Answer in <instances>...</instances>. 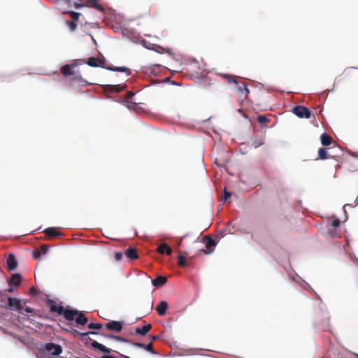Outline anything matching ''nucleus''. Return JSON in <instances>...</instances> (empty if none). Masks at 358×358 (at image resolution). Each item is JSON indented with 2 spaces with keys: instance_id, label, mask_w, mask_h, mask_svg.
Masks as SVG:
<instances>
[{
  "instance_id": "f257e3e1",
  "label": "nucleus",
  "mask_w": 358,
  "mask_h": 358,
  "mask_svg": "<svg viewBox=\"0 0 358 358\" xmlns=\"http://www.w3.org/2000/svg\"><path fill=\"white\" fill-rule=\"evenodd\" d=\"M86 63L92 67H101L113 71L124 72L126 73L127 76L131 74V71L129 68L125 66H109L106 64L105 61L101 59L99 57H90Z\"/></svg>"
},
{
  "instance_id": "f03ea898",
  "label": "nucleus",
  "mask_w": 358,
  "mask_h": 358,
  "mask_svg": "<svg viewBox=\"0 0 358 358\" xmlns=\"http://www.w3.org/2000/svg\"><path fill=\"white\" fill-rule=\"evenodd\" d=\"M41 350L45 353L53 356H57L62 352V346L54 343H45L42 346Z\"/></svg>"
},
{
  "instance_id": "7ed1b4c3",
  "label": "nucleus",
  "mask_w": 358,
  "mask_h": 358,
  "mask_svg": "<svg viewBox=\"0 0 358 358\" xmlns=\"http://www.w3.org/2000/svg\"><path fill=\"white\" fill-rule=\"evenodd\" d=\"M223 77L229 79V83H235L238 85L237 90L240 93L244 94L245 96L247 97L248 94L250 93L249 89L247 87V85L245 82H241L238 84V81L235 78L234 76L230 75H224Z\"/></svg>"
},
{
  "instance_id": "20e7f679",
  "label": "nucleus",
  "mask_w": 358,
  "mask_h": 358,
  "mask_svg": "<svg viewBox=\"0 0 358 358\" xmlns=\"http://www.w3.org/2000/svg\"><path fill=\"white\" fill-rule=\"evenodd\" d=\"M4 307L10 310L21 311L23 309L21 300L13 297H8V302Z\"/></svg>"
},
{
  "instance_id": "39448f33",
  "label": "nucleus",
  "mask_w": 358,
  "mask_h": 358,
  "mask_svg": "<svg viewBox=\"0 0 358 358\" xmlns=\"http://www.w3.org/2000/svg\"><path fill=\"white\" fill-rule=\"evenodd\" d=\"M292 112L294 115L300 118H306L308 119L311 116V113L310 110L303 106H295Z\"/></svg>"
},
{
  "instance_id": "423d86ee",
  "label": "nucleus",
  "mask_w": 358,
  "mask_h": 358,
  "mask_svg": "<svg viewBox=\"0 0 358 358\" xmlns=\"http://www.w3.org/2000/svg\"><path fill=\"white\" fill-rule=\"evenodd\" d=\"M47 306L49 307L50 313H56L59 315H62L64 308L63 306L58 304L52 299H48Z\"/></svg>"
},
{
  "instance_id": "0eeeda50",
  "label": "nucleus",
  "mask_w": 358,
  "mask_h": 358,
  "mask_svg": "<svg viewBox=\"0 0 358 358\" xmlns=\"http://www.w3.org/2000/svg\"><path fill=\"white\" fill-rule=\"evenodd\" d=\"M22 275L20 273L13 274L10 279L8 280V284L10 287H18L21 285Z\"/></svg>"
},
{
  "instance_id": "6e6552de",
  "label": "nucleus",
  "mask_w": 358,
  "mask_h": 358,
  "mask_svg": "<svg viewBox=\"0 0 358 358\" xmlns=\"http://www.w3.org/2000/svg\"><path fill=\"white\" fill-rule=\"evenodd\" d=\"M106 328L115 332H120L122 329V324L118 321H110L106 324Z\"/></svg>"
},
{
  "instance_id": "1a4fd4ad",
  "label": "nucleus",
  "mask_w": 358,
  "mask_h": 358,
  "mask_svg": "<svg viewBox=\"0 0 358 358\" xmlns=\"http://www.w3.org/2000/svg\"><path fill=\"white\" fill-rule=\"evenodd\" d=\"M7 268L13 271L17 268V262L14 255L10 254L6 260Z\"/></svg>"
},
{
  "instance_id": "9d476101",
  "label": "nucleus",
  "mask_w": 358,
  "mask_h": 358,
  "mask_svg": "<svg viewBox=\"0 0 358 358\" xmlns=\"http://www.w3.org/2000/svg\"><path fill=\"white\" fill-rule=\"evenodd\" d=\"M105 90L106 91L110 92H120L121 91H123L127 88L126 85H106L104 87Z\"/></svg>"
},
{
  "instance_id": "9b49d317",
  "label": "nucleus",
  "mask_w": 358,
  "mask_h": 358,
  "mask_svg": "<svg viewBox=\"0 0 358 358\" xmlns=\"http://www.w3.org/2000/svg\"><path fill=\"white\" fill-rule=\"evenodd\" d=\"M168 307L169 305L167 302L165 301H162L157 304L156 307V311L160 316L165 315Z\"/></svg>"
},
{
  "instance_id": "f8f14e48",
  "label": "nucleus",
  "mask_w": 358,
  "mask_h": 358,
  "mask_svg": "<svg viewBox=\"0 0 358 358\" xmlns=\"http://www.w3.org/2000/svg\"><path fill=\"white\" fill-rule=\"evenodd\" d=\"M78 310H65L63 309L62 315L65 317L66 320L69 321H72L74 320L75 317L78 314Z\"/></svg>"
},
{
  "instance_id": "ddd939ff",
  "label": "nucleus",
  "mask_w": 358,
  "mask_h": 358,
  "mask_svg": "<svg viewBox=\"0 0 358 358\" xmlns=\"http://www.w3.org/2000/svg\"><path fill=\"white\" fill-rule=\"evenodd\" d=\"M85 6L96 8V10L101 12H103L104 10L103 7L99 3H98V0H86Z\"/></svg>"
},
{
  "instance_id": "4468645a",
  "label": "nucleus",
  "mask_w": 358,
  "mask_h": 358,
  "mask_svg": "<svg viewBox=\"0 0 358 358\" xmlns=\"http://www.w3.org/2000/svg\"><path fill=\"white\" fill-rule=\"evenodd\" d=\"M76 65V64H75V63H73L71 65H70V64L64 65L61 68V70H60L62 74L64 75V76H69L73 75V71H72L71 67L75 66Z\"/></svg>"
},
{
  "instance_id": "2eb2a0df",
  "label": "nucleus",
  "mask_w": 358,
  "mask_h": 358,
  "mask_svg": "<svg viewBox=\"0 0 358 358\" xmlns=\"http://www.w3.org/2000/svg\"><path fill=\"white\" fill-rule=\"evenodd\" d=\"M151 329L152 324H148L146 325L143 326L142 327H136L135 329V332L137 334L145 336Z\"/></svg>"
},
{
  "instance_id": "dca6fc26",
  "label": "nucleus",
  "mask_w": 358,
  "mask_h": 358,
  "mask_svg": "<svg viewBox=\"0 0 358 358\" xmlns=\"http://www.w3.org/2000/svg\"><path fill=\"white\" fill-rule=\"evenodd\" d=\"M320 141H321L322 145L324 146H329L333 142L332 138L329 134H327L326 133H323L321 135Z\"/></svg>"
},
{
  "instance_id": "f3484780",
  "label": "nucleus",
  "mask_w": 358,
  "mask_h": 358,
  "mask_svg": "<svg viewBox=\"0 0 358 358\" xmlns=\"http://www.w3.org/2000/svg\"><path fill=\"white\" fill-rule=\"evenodd\" d=\"M167 282V278L162 275H159L152 280V283L155 287L164 285Z\"/></svg>"
},
{
  "instance_id": "a211bd4d",
  "label": "nucleus",
  "mask_w": 358,
  "mask_h": 358,
  "mask_svg": "<svg viewBox=\"0 0 358 358\" xmlns=\"http://www.w3.org/2000/svg\"><path fill=\"white\" fill-rule=\"evenodd\" d=\"M125 255L131 260L136 259L138 257V254H137V250L135 248H129L125 251Z\"/></svg>"
},
{
  "instance_id": "6ab92c4d",
  "label": "nucleus",
  "mask_w": 358,
  "mask_h": 358,
  "mask_svg": "<svg viewBox=\"0 0 358 358\" xmlns=\"http://www.w3.org/2000/svg\"><path fill=\"white\" fill-rule=\"evenodd\" d=\"M45 234L50 237H57L62 235L61 232L57 230L55 227H49L45 229Z\"/></svg>"
},
{
  "instance_id": "aec40b11",
  "label": "nucleus",
  "mask_w": 358,
  "mask_h": 358,
  "mask_svg": "<svg viewBox=\"0 0 358 358\" xmlns=\"http://www.w3.org/2000/svg\"><path fill=\"white\" fill-rule=\"evenodd\" d=\"M203 239L206 248L209 250V252H206V254L210 253L213 250L212 248L216 245L215 241L213 238L208 237H205Z\"/></svg>"
},
{
  "instance_id": "412c9836",
  "label": "nucleus",
  "mask_w": 358,
  "mask_h": 358,
  "mask_svg": "<svg viewBox=\"0 0 358 358\" xmlns=\"http://www.w3.org/2000/svg\"><path fill=\"white\" fill-rule=\"evenodd\" d=\"M92 345L93 348L98 349L104 353H110L111 351L110 349L106 348L105 345H103L96 341H93L92 343Z\"/></svg>"
},
{
  "instance_id": "4be33fe9",
  "label": "nucleus",
  "mask_w": 358,
  "mask_h": 358,
  "mask_svg": "<svg viewBox=\"0 0 358 358\" xmlns=\"http://www.w3.org/2000/svg\"><path fill=\"white\" fill-rule=\"evenodd\" d=\"M78 317L76 318V322L78 324L84 325L87 323V317L82 313L78 312Z\"/></svg>"
},
{
  "instance_id": "5701e85b",
  "label": "nucleus",
  "mask_w": 358,
  "mask_h": 358,
  "mask_svg": "<svg viewBox=\"0 0 358 358\" xmlns=\"http://www.w3.org/2000/svg\"><path fill=\"white\" fill-rule=\"evenodd\" d=\"M134 345L141 348H143L147 351L151 352L153 354H157L153 349L152 342L149 343L148 345H145L141 343H135Z\"/></svg>"
},
{
  "instance_id": "b1692460",
  "label": "nucleus",
  "mask_w": 358,
  "mask_h": 358,
  "mask_svg": "<svg viewBox=\"0 0 358 358\" xmlns=\"http://www.w3.org/2000/svg\"><path fill=\"white\" fill-rule=\"evenodd\" d=\"M318 156L320 159H326L328 157V152L325 148H320L318 150Z\"/></svg>"
},
{
  "instance_id": "393cba45",
  "label": "nucleus",
  "mask_w": 358,
  "mask_h": 358,
  "mask_svg": "<svg viewBox=\"0 0 358 358\" xmlns=\"http://www.w3.org/2000/svg\"><path fill=\"white\" fill-rule=\"evenodd\" d=\"M178 264L181 267H185L187 266V264L185 261V257L182 255H179L178 257Z\"/></svg>"
},
{
  "instance_id": "a878e982",
  "label": "nucleus",
  "mask_w": 358,
  "mask_h": 358,
  "mask_svg": "<svg viewBox=\"0 0 358 358\" xmlns=\"http://www.w3.org/2000/svg\"><path fill=\"white\" fill-rule=\"evenodd\" d=\"M264 143V139L263 138H260L259 139H256L252 142V146L255 148L259 147L260 145Z\"/></svg>"
},
{
  "instance_id": "bb28decb",
  "label": "nucleus",
  "mask_w": 358,
  "mask_h": 358,
  "mask_svg": "<svg viewBox=\"0 0 358 358\" xmlns=\"http://www.w3.org/2000/svg\"><path fill=\"white\" fill-rule=\"evenodd\" d=\"M167 248V244L166 243H161L157 248V251L159 254H164L166 252V249Z\"/></svg>"
},
{
  "instance_id": "cd10ccee",
  "label": "nucleus",
  "mask_w": 358,
  "mask_h": 358,
  "mask_svg": "<svg viewBox=\"0 0 358 358\" xmlns=\"http://www.w3.org/2000/svg\"><path fill=\"white\" fill-rule=\"evenodd\" d=\"M257 121L259 123H260L262 124H264L269 122V119L264 115H259L257 117Z\"/></svg>"
},
{
  "instance_id": "c85d7f7f",
  "label": "nucleus",
  "mask_w": 358,
  "mask_h": 358,
  "mask_svg": "<svg viewBox=\"0 0 358 358\" xmlns=\"http://www.w3.org/2000/svg\"><path fill=\"white\" fill-rule=\"evenodd\" d=\"M102 325L100 323H90L88 324V328L90 329H100Z\"/></svg>"
},
{
  "instance_id": "c756f323",
  "label": "nucleus",
  "mask_w": 358,
  "mask_h": 358,
  "mask_svg": "<svg viewBox=\"0 0 358 358\" xmlns=\"http://www.w3.org/2000/svg\"><path fill=\"white\" fill-rule=\"evenodd\" d=\"M73 20H78L80 14L75 11H70L68 13Z\"/></svg>"
},
{
  "instance_id": "7c9ffc66",
  "label": "nucleus",
  "mask_w": 358,
  "mask_h": 358,
  "mask_svg": "<svg viewBox=\"0 0 358 358\" xmlns=\"http://www.w3.org/2000/svg\"><path fill=\"white\" fill-rule=\"evenodd\" d=\"M66 24L71 31H74L77 28V24L73 21H66Z\"/></svg>"
},
{
  "instance_id": "2f4dec72",
  "label": "nucleus",
  "mask_w": 358,
  "mask_h": 358,
  "mask_svg": "<svg viewBox=\"0 0 358 358\" xmlns=\"http://www.w3.org/2000/svg\"><path fill=\"white\" fill-rule=\"evenodd\" d=\"M41 255V251L38 249H36L32 252V256L34 259H37Z\"/></svg>"
},
{
  "instance_id": "473e14b6",
  "label": "nucleus",
  "mask_w": 358,
  "mask_h": 358,
  "mask_svg": "<svg viewBox=\"0 0 358 358\" xmlns=\"http://www.w3.org/2000/svg\"><path fill=\"white\" fill-rule=\"evenodd\" d=\"M73 335H80V336H87L89 334H95L96 333H95V332H90V333H88V332H85V333H80V332H79V331H78L77 330L73 329Z\"/></svg>"
},
{
  "instance_id": "72a5a7b5",
  "label": "nucleus",
  "mask_w": 358,
  "mask_h": 358,
  "mask_svg": "<svg viewBox=\"0 0 358 358\" xmlns=\"http://www.w3.org/2000/svg\"><path fill=\"white\" fill-rule=\"evenodd\" d=\"M38 250L41 251V254H45L48 250V247L47 245H42Z\"/></svg>"
},
{
  "instance_id": "f704fd0d",
  "label": "nucleus",
  "mask_w": 358,
  "mask_h": 358,
  "mask_svg": "<svg viewBox=\"0 0 358 358\" xmlns=\"http://www.w3.org/2000/svg\"><path fill=\"white\" fill-rule=\"evenodd\" d=\"M340 220L338 219H336L332 222V226L334 228H337L340 226Z\"/></svg>"
},
{
  "instance_id": "c9c22d12",
  "label": "nucleus",
  "mask_w": 358,
  "mask_h": 358,
  "mask_svg": "<svg viewBox=\"0 0 358 358\" xmlns=\"http://www.w3.org/2000/svg\"><path fill=\"white\" fill-rule=\"evenodd\" d=\"M115 258L117 261H120L122 259V254L121 252H115Z\"/></svg>"
},
{
  "instance_id": "e433bc0d",
  "label": "nucleus",
  "mask_w": 358,
  "mask_h": 358,
  "mask_svg": "<svg viewBox=\"0 0 358 358\" xmlns=\"http://www.w3.org/2000/svg\"><path fill=\"white\" fill-rule=\"evenodd\" d=\"M231 196V193L227 192L226 189H224V201H226L227 200V199Z\"/></svg>"
},
{
  "instance_id": "4c0bfd02",
  "label": "nucleus",
  "mask_w": 358,
  "mask_h": 358,
  "mask_svg": "<svg viewBox=\"0 0 358 358\" xmlns=\"http://www.w3.org/2000/svg\"><path fill=\"white\" fill-rule=\"evenodd\" d=\"M73 6L76 8V9H78L80 8H82L83 6H85L84 3H78V2H75L73 3Z\"/></svg>"
},
{
  "instance_id": "58836bf2",
  "label": "nucleus",
  "mask_w": 358,
  "mask_h": 358,
  "mask_svg": "<svg viewBox=\"0 0 358 358\" xmlns=\"http://www.w3.org/2000/svg\"><path fill=\"white\" fill-rule=\"evenodd\" d=\"M134 95V94L131 92V91H128L127 92V94H126V99L127 100H129V99H131L133 96Z\"/></svg>"
},
{
  "instance_id": "ea45409f",
  "label": "nucleus",
  "mask_w": 358,
  "mask_h": 358,
  "mask_svg": "<svg viewBox=\"0 0 358 358\" xmlns=\"http://www.w3.org/2000/svg\"><path fill=\"white\" fill-rule=\"evenodd\" d=\"M29 292L31 295H35L37 294L36 289L34 287H31L29 289Z\"/></svg>"
},
{
  "instance_id": "a19ab883",
  "label": "nucleus",
  "mask_w": 358,
  "mask_h": 358,
  "mask_svg": "<svg viewBox=\"0 0 358 358\" xmlns=\"http://www.w3.org/2000/svg\"><path fill=\"white\" fill-rule=\"evenodd\" d=\"M172 252H173L172 249L169 246L167 245V248L166 249L165 253L167 255H171L172 254Z\"/></svg>"
},
{
  "instance_id": "79ce46f5",
  "label": "nucleus",
  "mask_w": 358,
  "mask_h": 358,
  "mask_svg": "<svg viewBox=\"0 0 358 358\" xmlns=\"http://www.w3.org/2000/svg\"><path fill=\"white\" fill-rule=\"evenodd\" d=\"M24 311L26 313H33L34 312V309L32 308H30V307H27L25 309H24Z\"/></svg>"
},
{
  "instance_id": "37998d69",
  "label": "nucleus",
  "mask_w": 358,
  "mask_h": 358,
  "mask_svg": "<svg viewBox=\"0 0 358 358\" xmlns=\"http://www.w3.org/2000/svg\"><path fill=\"white\" fill-rule=\"evenodd\" d=\"M152 306H153V302L152 301V302H151V303H150L148 304V310H149V311H148V312H150V311L152 309Z\"/></svg>"
},
{
  "instance_id": "c03bdc74",
  "label": "nucleus",
  "mask_w": 358,
  "mask_h": 358,
  "mask_svg": "<svg viewBox=\"0 0 358 358\" xmlns=\"http://www.w3.org/2000/svg\"><path fill=\"white\" fill-rule=\"evenodd\" d=\"M13 291L14 290H13V287H10L9 286V288L7 289V292H9V293H12V292H13Z\"/></svg>"
},
{
  "instance_id": "a18cd8bd",
  "label": "nucleus",
  "mask_w": 358,
  "mask_h": 358,
  "mask_svg": "<svg viewBox=\"0 0 358 358\" xmlns=\"http://www.w3.org/2000/svg\"><path fill=\"white\" fill-rule=\"evenodd\" d=\"M101 358H115L112 355H103Z\"/></svg>"
},
{
  "instance_id": "49530a36",
  "label": "nucleus",
  "mask_w": 358,
  "mask_h": 358,
  "mask_svg": "<svg viewBox=\"0 0 358 358\" xmlns=\"http://www.w3.org/2000/svg\"><path fill=\"white\" fill-rule=\"evenodd\" d=\"M152 341H155L157 339V336H152Z\"/></svg>"
},
{
  "instance_id": "de8ad7c7",
  "label": "nucleus",
  "mask_w": 358,
  "mask_h": 358,
  "mask_svg": "<svg viewBox=\"0 0 358 358\" xmlns=\"http://www.w3.org/2000/svg\"><path fill=\"white\" fill-rule=\"evenodd\" d=\"M122 358H129V357L127 356H122Z\"/></svg>"
},
{
  "instance_id": "09e8293b",
  "label": "nucleus",
  "mask_w": 358,
  "mask_h": 358,
  "mask_svg": "<svg viewBox=\"0 0 358 358\" xmlns=\"http://www.w3.org/2000/svg\"><path fill=\"white\" fill-rule=\"evenodd\" d=\"M187 236V234L184 235L182 238H185Z\"/></svg>"
},
{
  "instance_id": "8fccbe9b",
  "label": "nucleus",
  "mask_w": 358,
  "mask_h": 358,
  "mask_svg": "<svg viewBox=\"0 0 358 358\" xmlns=\"http://www.w3.org/2000/svg\"><path fill=\"white\" fill-rule=\"evenodd\" d=\"M115 338H116L117 339H119V340H120V339H121L120 337H117H117H115Z\"/></svg>"
},
{
  "instance_id": "3c124183",
  "label": "nucleus",
  "mask_w": 358,
  "mask_h": 358,
  "mask_svg": "<svg viewBox=\"0 0 358 358\" xmlns=\"http://www.w3.org/2000/svg\"><path fill=\"white\" fill-rule=\"evenodd\" d=\"M357 358H358V355H357Z\"/></svg>"
}]
</instances>
